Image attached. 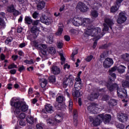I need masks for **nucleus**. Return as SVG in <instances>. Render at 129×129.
Here are the masks:
<instances>
[{
	"label": "nucleus",
	"mask_w": 129,
	"mask_h": 129,
	"mask_svg": "<svg viewBox=\"0 0 129 129\" xmlns=\"http://www.w3.org/2000/svg\"><path fill=\"white\" fill-rule=\"evenodd\" d=\"M15 106L16 108L11 109L12 112H14V114L18 118H20V119H24V118L26 117V114L22 112L17 105H16Z\"/></svg>",
	"instance_id": "nucleus-5"
},
{
	"label": "nucleus",
	"mask_w": 129,
	"mask_h": 129,
	"mask_svg": "<svg viewBox=\"0 0 129 129\" xmlns=\"http://www.w3.org/2000/svg\"><path fill=\"white\" fill-rule=\"evenodd\" d=\"M125 21H126V16H125V13L123 12L120 13L117 20V23L120 24H123Z\"/></svg>",
	"instance_id": "nucleus-11"
},
{
	"label": "nucleus",
	"mask_w": 129,
	"mask_h": 129,
	"mask_svg": "<svg viewBox=\"0 0 129 129\" xmlns=\"http://www.w3.org/2000/svg\"><path fill=\"white\" fill-rule=\"evenodd\" d=\"M74 122L75 125H77V110L74 111Z\"/></svg>",
	"instance_id": "nucleus-27"
},
{
	"label": "nucleus",
	"mask_w": 129,
	"mask_h": 129,
	"mask_svg": "<svg viewBox=\"0 0 129 129\" xmlns=\"http://www.w3.org/2000/svg\"><path fill=\"white\" fill-rule=\"evenodd\" d=\"M19 4L21 5L24 4V5H27L28 4V2L27 1H25V0H18Z\"/></svg>",
	"instance_id": "nucleus-53"
},
{
	"label": "nucleus",
	"mask_w": 129,
	"mask_h": 129,
	"mask_svg": "<svg viewBox=\"0 0 129 129\" xmlns=\"http://www.w3.org/2000/svg\"><path fill=\"white\" fill-rule=\"evenodd\" d=\"M117 118L121 122H124L127 120V116L123 113L118 114Z\"/></svg>",
	"instance_id": "nucleus-18"
},
{
	"label": "nucleus",
	"mask_w": 129,
	"mask_h": 129,
	"mask_svg": "<svg viewBox=\"0 0 129 129\" xmlns=\"http://www.w3.org/2000/svg\"><path fill=\"white\" fill-rule=\"evenodd\" d=\"M6 26V22H5L3 19L0 18V29H5Z\"/></svg>",
	"instance_id": "nucleus-28"
},
{
	"label": "nucleus",
	"mask_w": 129,
	"mask_h": 129,
	"mask_svg": "<svg viewBox=\"0 0 129 129\" xmlns=\"http://www.w3.org/2000/svg\"><path fill=\"white\" fill-rule=\"evenodd\" d=\"M15 68H17V65L15 64V63H12L8 66V69H14Z\"/></svg>",
	"instance_id": "nucleus-45"
},
{
	"label": "nucleus",
	"mask_w": 129,
	"mask_h": 129,
	"mask_svg": "<svg viewBox=\"0 0 129 129\" xmlns=\"http://www.w3.org/2000/svg\"><path fill=\"white\" fill-rule=\"evenodd\" d=\"M72 95L74 97H80L82 95V92H79V90H73Z\"/></svg>",
	"instance_id": "nucleus-20"
},
{
	"label": "nucleus",
	"mask_w": 129,
	"mask_h": 129,
	"mask_svg": "<svg viewBox=\"0 0 129 129\" xmlns=\"http://www.w3.org/2000/svg\"><path fill=\"white\" fill-rule=\"evenodd\" d=\"M111 119V116L109 114H100L98 115L95 118L90 117V120L92 121L93 125L97 126L99 125L102 121H104V123H108Z\"/></svg>",
	"instance_id": "nucleus-2"
},
{
	"label": "nucleus",
	"mask_w": 129,
	"mask_h": 129,
	"mask_svg": "<svg viewBox=\"0 0 129 129\" xmlns=\"http://www.w3.org/2000/svg\"><path fill=\"white\" fill-rule=\"evenodd\" d=\"M70 32L73 35H76V34H78V31L75 29H72L71 30Z\"/></svg>",
	"instance_id": "nucleus-55"
},
{
	"label": "nucleus",
	"mask_w": 129,
	"mask_h": 129,
	"mask_svg": "<svg viewBox=\"0 0 129 129\" xmlns=\"http://www.w3.org/2000/svg\"><path fill=\"white\" fill-rule=\"evenodd\" d=\"M77 9H78L81 11V12H82L83 13H85L86 12H87L88 11L89 8L84 4V3H83L82 2H80L78 3Z\"/></svg>",
	"instance_id": "nucleus-13"
},
{
	"label": "nucleus",
	"mask_w": 129,
	"mask_h": 129,
	"mask_svg": "<svg viewBox=\"0 0 129 129\" xmlns=\"http://www.w3.org/2000/svg\"><path fill=\"white\" fill-rule=\"evenodd\" d=\"M78 53L77 50H74L73 53L71 56V58L73 61H75V58H74V56L76 55Z\"/></svg>",
	"instance_id": "nucleus-38"
},
{
	"label": "nucleus",
	"mask_w": 129,
	"mask_h": 129,
	"mask_svg": "<svg viewBox=\"0 0 129 129\" xmlns=\"http://www.w3.org/2000/svg\"><path fill=\"white\" fill-rule=\"evenodd\" d=\"M63 120V117L59 115H56L55 116L54 120L52 119V118H49L47 120V123L48 125H54V124H56L57 122H61Z\"/></svg>",
	"instance_id": "nucleus-6"
},
{
	"label": "nucleus",
	"mask_w": 129,
	"mask_h": 129,
	"mask_svg": "<svg viewBox=\"0 0 129 129\" xmlns=\"http://www.w3.org/2000/svg\"><path fill=\"white\" fill-rule=\"evenodd\" d=\"M25 69V67H24V66H22L21 67H20L19 69V71L20 72H22V71H24V70Z\"/></svg>",
	"instance_id": "nucleus-59"
},
{
	"label": "nucleus",
	"mask_w": 129,
	"mask_h": 129,
	"mask_svg": "<svg viewBox=\"0 0 129 129\" xmlns=\"http://www.w3.org/2000/svg\"><path fill=\"white\" fill-rule=\"evenodd\" d=\"M117 93L118 96H119V97H121V98H122V97H125V98H126V97H127V95L126 94V90L124 89L122 90L118 88L117 89Z\"/></svg>",
	"instance_id": "nucleus-14"
},
{
	"label": "nucleus",
	"mask_w": 129,
	"mask_h": 129,
	"mask_svg": "<svg viewBox=\"0 0 129 129\" xmlns=\"http://www.w3.org/2000/svg\"><path fill=\"white\" fill-rule=\"evenodd\" d=\"M56 101L58 102V103H56L54 104L55 107L56 108V109H61L62 108V105H61V103H62L63 101H65V98H64V97L62 96H59L56 98Z\"/></svg>",
	"instance_id": "nucleus-10"
},
{
	"label": "nucleus",
	"mask_w": 129,
	"mask_h": 129,
	"mask_svg": "<svg viewBox=\"0 0 129 129\" xmlns=\"http://www.w3.org/2000/svg\"><path fill=\"white\" fill-rule=\"evenodd\" d=\"M18 57L19 56L18 55H13L12 58L13 60H14V61H16V60L17 59H18Z\"/></svg>",
	"instance_id": "nucleus-62"
},
{
	"label": "nucleus",
	"mask_w": 129,
	"mask_h": 129,
	"mask_svg": "<svg viewBox=\"0 0 129 129\" xmlns=\"http://www.w3.org/2000/svg\"><path fill=\"white\" fill-rule=\"evenodd\" d=\"M122 85L123 88L129 87V82H128L127 81L123 80L122 82Z\"/></svg>",
	"instance_id": "nucleus-33"
},
{
	"label": "nucleus",
	"mask_w": 129,
	"mask_h": 129,
	"mask_svg": "<svg viewBox=\"0 0 129 129\" xmlns=\"http://www.w3.org/2000/svg\"><path fill=\"white\" fill-rule=\"evenodd\" d=\"M45 109L47 112H48L49 113H51V112H53L54 110H53V106L51 105V104H47L45 105Z\"/></svg>",
	"instance_id": "nucleus-21"
},
{
	"label": "nucleus",
	"mask_w": 129,
	"mask_h": 129,
	"mask_svg": "<svg viewBox=\"0 0 129 129\" xmlns=\"http://www.w3.org/2000/svg\"><path fill=\"white\" fill-rule=\"evenodd\" d=\"M49 80L50 82H51L52 83H54L56 82V78H55L54 76H51L49 77Z\"/></svg>",
	"instance_id": "nucleus-39"
},
{
	"label": "nucleus",
	"mask_w": 129,
	"mask_h": 129,
	"mask_svg": "<svg viewBox=\"0 0 129 129\" xmlns=\"http://www.w3.org/2000/svg\"><path fill=\"white\" fill-rule=\"evenodd\" d=\"M46 39L47 42L50 44L53 42V36L51 34H48L47 36Z\"/></svg>",
	"instance_id": "nucleus-29"
},
{
	"label": "nucleus",
	"mask_w": 129,
	"mask_h": 129,
	"mask_svg": "<svg viewBox=\"0 0 129 129\" xmlns=\"http://www.w3.org/2000/svg\"><path fill=\"white\" fill-rule=\"evenodd\" d=\"M88 110L89 111H91L93 112L95 110V112H97L96 110H97V108H95V106H90L88 107Z\"/></svg>",
	"instance_id": "nucleus-31"
},
{
	"label": "nucleus",
	"mask_w": 129,
	"mask_h": 129,
	"mask_svg": "<svg viewBox=\"0 0 129 129\" xmlns=\"http://www.w3.org/2000/svg\"><path fill=\"white\" fill-rule=\"evenodd\" d=\"M31 44H33V46L37 48L38 50L41 52L42 55H44V56L48 55V53H47L48 48H47V45L46 44H39V41L38 40L32 41Z\"/></svg>",
	"instance_id": "nucleus-4"
},
{
	"label": "nucleus",
	"mask_w": 129,
	"mask_h": 129,
	"mask_svg": "<svg viewBox=\"0 0 129 129\" xmlns=\"http://www.w3.org/2000/svg\"><path fill=\"white\" fill-rule=\"evenodd\" d=\"M82 25L84 27H87V30L84 33L85 37L91 36L94 37V40L97 41L104 35V33H101V28L99 27H94L93 26L89 25L90 20L88 18L82 19Z\"/></svg>",
	"instance_id": "nucleus-1"
},
{
	"label": "nucleus",
	"mask_w": 129,
	"mask_h": 129,
	"mask_svg": "<svg viewBox=\"0 0 129 129\" xmlns=\"http://www.w3.org/2000/svg\"><path fill=\"white\" fill-rule=\"evenodd\" d=\"M10 104L12 106V108H16V105H17L19 110L24 112H25V111H27L29 109V106L27 105V103L24 101H22L20 98H12Z\"/></svg>",
	"instance_id": "nucleus-3"
},
{
	"label": "nucleus",
	"mask_w": 129,
	"mask_h": 129,
	"mask_svg": "<svg viewBox=\"0 0 129 129\" xmlns=\"http://www.w3.org/2000/svg\"><path fill=\"white\" fill-rule=\"evenodd\" d=\"M109 104L112 106L116 105V101L113 99L110 100V102H109Z\"/></svg>",
	"instance_id": "nucleus-43"
},
{
	"label": "nucleus",
	"mask_w": 129,
	"mask_h": 129,
	"mask_svg": "<svg viewBox=\"0 0 129 129\" xmlns=\"http://www.w3.org/2000/svg\"><path fill=\"white\" fill-rule=\"evenodd\" d=\"M126 69V67H124V66L121 65L119 66L118 68L117 67H114L111 69L109 70V72H114V71H117L119 73H124L125 72V70Z\"/></svg>",
	"instance_id": "nucleus-9"
},
{
	"label": "nucleus",
	"mask_w": 129,
	"mask_h": 129,
	"mask_svg": "<svg viewBox=\"0 0 129 129\" xmlns=\"http://www.w3.org/2000/svg\"><path fill=\"white\" fill-rule=\"evenodd\" d=\"M91 15L92 18H97L98 17V13L95 10L92 11Z\"/></svg>",
	"instance_id": "nucleus-35"
},
{
	"label": "nucleus",
	"mask_w": 129,
	"mask_h": 129,
	"mask_svg": "<svg viewBox=\"0 0 129 129\" xmlns=\"http://www.w3.org/2000/svg\"><path fill=\"white\" fill-rule=\"evenodd\" d=\"M109 72L110 73V76H111V77H112L113 80H114V79H115V78H116V76H115V74L112 73V72H110L109 70Z\"/></svg>",
	"instance_id": "nucleus-51"
},
{
	"label": "nucleus",
	"mask_w": 129,
	"mask_h": 129,
	"mask_svg": "<svg viewBox=\"0 0 129 129\" xmlns=\"http://www.w3.org/2000/svg\"><path fill=\"white\" fill-rule=\"evenodd\" d=\"M123 0H116V6H113L111 8L110 12L111 13H115L116 11L118 10L119 6H120V3H121Z\"/></svg>",
	"instance_id": "nucleus-17"
},
{
	"label": "nucleus",
	"mask_w": 129,
	"mask_h": 129,
	"mask_svg": "<svg viewBox=\"0 0 129 129\" xmlns=\"http://www.w3.org/2000/svg\"><path fill=\"white\" fill-rule=\"evenodd\" d=\"M63 32V27L59 26L58 31L56 33V36H60L62 32Z\"/></svg>",
	"instance_id": "nucleus-37"
},
{
	"label": "nucleus",
	"mask_w": 129,
	"mask_h": 129,
	"mask_svg": "<svg viewBox=\"0 0 129 129\" xmlns=\"http://www.w3.org/2000/svg\"><path fill=\"white\" fill-rule=\"evenodd\" d=\"M117 127H118V128H120V129H123L124 128V125L121 123H119L118 124L116 125Z\"/></svg>",
	"instance_id": "nucleus-49"
},
{
	"label": "nucleus",
	"mask_w": 129,
	"mask_h": 129,
	"mask_svg": "<svg viewBox=\"0 0 129 129\" xmlns=\"http://www.w3.org/2000/svg\"><path fill=\"white\" fill-rule=\"evenodd\" d=\"M51 72H52L54 75L59 74L60 73V69L56 66L53 67L51 68Z\"/></svg>",
	"instance_id": "nucleus-23"
},
{
	"label": "nucleus",
	"mask_w": 129,
	"mask_h": 129,
	"mask_svg": "<svg viewBox=\"0 0 129 129\" xmlns=\"http://www.w3.org/2000/svg\"><path fill=\"white\" fill-rule=\"evenodd\" d=\"M17 72V71L16 70H11L10 71V73L11 74H16V73Z\"/></svg>",
	"instance_id": "nucleus-64"
},
{
	"label": "nucleus",
	"mask_w": 129,
	"mask_h": 129,
	"mask_svg": "<svg viewBox=\"0 0 129 129\" xmlns=\"http://www.w3.org/2000/svg\"><path fill=\"white\" fill-rule=\"evenodd\" d=\"M52 22H53V21H52V19L51 18H48V17H47L46 20H45L43 24L49 26V25H51Z\"/></svg>",
	"instance_id": "nucleus-32"
},
{
	"label": "nucleus",
	"mask_w": 129,
	"mask_h": 129,
	"mask_svg": "<svg viewBox=\"0 0 129 129\" xmlns=\"http://www.w3.org/2000/svg\"><path fill=\"white\" fill-rule=\"evenodd\" d=\"M64 40H66V41H67V42L70 41V37L69 36L66 35L64 36Z\"/></svg>",
	"instance_id": "nucleus-57"
},
{
	"label": "nucleus",
	"mask_w": 129,
	"mask_h": 129,
	"mask_svg": "<svg viewBox=\"0 0 129 129\" xmlns=\"http://www.w3.org/2000/svg\"><path fill=\"white\" fill-rule=\"evenodd\" d=\"M113 65V60L110 58H106L103 61V66L104 68H109Z\"/></svg>",
	"instance_id": "nucleus-12"
},
{
	"label": "nucleus",
	"mask_w": 129,
	"mask_h": 129,
	"mask_svg": "<svg viewBox=\"0 0 129 129\" xmlns=\"http://www.w3.org/2000/svg\"><path fill=\"white\" fill-rule=\"evenodd\" d=\"M13 13H14V16H18V15H19V14H20V12H19V11H18L15 9H14V11L13 12Z\"/></svg>",
	"instance_id": "nucleus-58"
},
{
	"label": "nucleus",
	"mask_w": 129,
	"mask_h": 129,
	"mask_svg": "<svg viewBox=\"0 0 129 129\" xmlns=\"http://www.w3.org/2000/svg\"><path fill=\"white\" fill-rule=\"evenodd\" d=\"M70 23H73L74 26L76 27H79V26H82V18H78L74 17L71 18L69 20Z\"/></svg>",
	"instance_id": "nucleus-8"
},
{
	"label": "nucleus",
	"mask_w": 129,
	"mask_h": 129,
	"mask_svg": "<svg viewBox=\"0 0 129 129\" xmlns=\"http://www.w3.org/2000/svg\"><path fill=\"white\" fill-rule=\"evenodd\" d=\"M47 52H48V53H50V54H54V53H56V50H55L54 47H50L47 48Z\"/></svg>",
	"instance_id": "nucleus-30"
},
{
	"label": "nucleus",
	"mask_w": 129,
	"mask_h": 129,
	"mask_svg": "<svg viewBox=\"0 0 129 129\" xmlns=\"http://www.w3.org/2000/svg\"><path fill=\"white\" fill-rule=\"evenodd\" d=\"M63 47V42L62 41H59L57 42V48L61 49Z\"/></svg>",
	"instance_id": "nucleus-50"
},
{
	"label": "nucleus",
	"mask_w": 129,
	"mask_h": 129,
	"mask_svg": "<svg viewBox=\"0 0 129 129\" xmlns=\"http://www.w3.org/2000/svg\"><path fill=\"white\" fill-rule=\"evenodd\" d=\"M33 26H37L39 24V20H36L32 22Z\"/></svg>",
	"instance_id": "nucleus-56"
},
{
	"label": "nucleus",
	"mask_w": 129,
	"mask_h": 129,
	"mask_svg": "<svg viewBox=\"0 0 129 129\" xmlns=\"http://www.w3.org/2000/svg\"><path fill=\"white\" fill-rule=\"evenodd\" d=\"M32 17L34 19H37V18L39 17V13L36 12H34L32 15Z\"/></svg>",
	"instance_id": "nucleus-52"
},
{
	"label": "nucleus",
	"mask_w": 129,
	"mask_h": 129,
	"mask_svg": "<svg viewBox=\"0 0 129 129\" xmlns=\"http://www.w3.org/2000/svg\"><path fill=\"white\" fill-rule=\"evenodd\" d=\"M47 17L45 16L40 17V21L41 22V23H44L45 21H46V20H47Z\"/></svg>",
	"instance_id": "nucleus-46"
},
{
	"label": "nucleus",
	"mask_w": 129,
	"mask_h": 129,
	"mask_svg": "<svg viewBox=\"0 0 129 129\" xmlns=\"http://www.w3.org/2000/svg\"><path fill=\"white\" fill-rule=\"evenodd\" d=\"M45 5L46 4L44 1L40 0L37 5V8L38 10H42V9H44L45 8Z\"/></svg>",
	"instance_id": "nucleus-22"
},
{
	"label": "nucleus",
	"mask_w": 129,
	"mask_h": 129,
	"mask_svg": "<svg viewBox=\"0 0 129 129\" xmlns=\"http://www.w3.org/2000/svg\"><path fill=\"white\" fill-rule=\"evenodd\" d=\"M122 59H123L124 61H129V54L126 53L121 55Z\"/></svg>",
	"instance_id": "nucleus-34"
},
{
	"label": "nucleus",
	"mask_w": 129,
	"mask_h": 129,
	"mask_svg": "<svg viewBox=\"0 0 129 129\" xmlns=\"http://www.w3.org/2000/svg\"><path fill=\"white\" fill-rule=\"evenodd\" d=\"M31 32L33 34H34L35 38H37V36L39 35V33H40V30L36 26H33L31 29Z\"/></svg>",
	"instance_id": "nucleus-19"
},
{
	"label": "nucleus",
	"mask_w": 129,
	"mask_h": 129,
	"mask_svg": "<svg viewBox=\"0 0 129 129\" xmlns=\"http://www.w3.org/2000/svg\"><path fill=\"white\" fill-rule=\"evenodd\" d=\"M19 47L20 48H24V47H26V43L25 42L21 43Z\"/></svg>",
	"instance_id": "nucleus-60"
},
{
	"label": "nucleus",
	"mask_w": 129,
	"mask_h": 129,
	"mask_svg": "<svg viewBox=\"0 0 129 129\" xmlns=\"http://www.w3.org/2000/svg\"><path fill=\"white\" fill-rule=\"evenodd\" d=\"M7 11L9 13H13L15 11V8L14 6L11 5L7 8Z\"/></svg>",
	"instance_id": "nucleus-36"
},
{
	"label": "nucleus",
	"mask_w": 129,
	"mask_h": 129,
	"mask_svg": "<svg viewBox=\"0 0 129 129\" xmlns=\"http://www.w3.org/2000/svg\"><path fill=\"white\" fill-rule=\"evenodd\" d=\"M12 41H13V38L12 37H9L6 40L5 43L7 45H8L9 43H11Z\"/></svg>",
	"instance_id": "nucleus-48"
},
{
	"label": "nucleus",
	"mask_w": 129,
	"mask_h": 129,
	"mask_svg": "<svg viewBox=\"0 0 129 129\" xmlns=\"http://www.w3.org/2000/svg\"><path fill=\"white\" fill-rule=\"evenodd\" d=\"M76 84L75 85V89L80 90L82 87V84H81V79L80 78H76Z\"/></svg>",
	"instance_id": "nucleus-16"
},
{
	"label": "nucleus",
	"mask_w": 129,
	"mask_h": 129,
	"mask_svg": "<svg viewBox=\"0 0 129 129\" xmlns=\"http://www.w3.org/2000/svg\"><path fill=\"white\" fill-rule=\"evenodd\" d=\"M36 129H43V127H42V125L38 124L36 125Z\"/></svg>",
	"instance_id": "nucleus-61"
},
{
	"label": "nucleus",
	"mask_w": 129,
	"mask_h": 129,
	"mask_svg": "<svg viewBox=\"0 0 129 129\" xmlns=\"http://www.w3.org/2000/svg\"><path fill=\"white\" fill-rule=\"evenodd\" d=\"M24 63H26V64H29L30 65H31L32 64H34V60H33V59H31L30 60H25L24 61Z\"/></svg>",
	"instance_id": "nucleus-44"
},
{
	"label": "nucleus",
	"mask_w": 129,
	"mask_h": 129,
	"mask_svg": "<svg viewBox=\"0 0 129 129\" xmlns=\"http://www.w3.org/2000/svg\"><path fill=\"white\" fill-rule=\"evenodd\" d=\"M25 23L28 25H30L33 23V20L30 17L26 16L25 18Z\"/></svg>",
	"instance_id": "nucleus-25"
},
{
	"label": "nucleus",
	"mask_w": 129,
	"mask_h": 129,
	"mask_svg": "<svg viewBox=\"0 0 129 129\" xmlns=\"http://www.w3.org/2000/svg\"><path fill=\"white\" fill-rule=\"evenodd\" d=\"M113 24V21H112V20H111L109 19H105V23L104 24V28L102 30L103 32H107V31H108V26L112 29L111 26Z\"/></svg>",
	"instance_id": "nucleus-7"
},
{
	"label": "nucleus",
	"mask_w": 129,
	"mask_h": 129,
	"mask_svg": "<svg viewBox=\"0 0 129 129\" xmlns=\"http://www.w3.org/2000/svg\"><path fill=\"white\" fill-rule=\"evenodd\" d=\"M40 86L44 88V87H46V85L48 83V81L45 79H41L40 80Z\"/></svg>",
	"instance_id": "nucleus-24"
},
{
	"label": "nucleus",
	"mask_w": 129,
	"mask_h": 129,
	"mask_svg": "<svg viewBox=\"0 0 129 129\" xmlns=\"http://www.w3.org/2000/svg\"><path fill=\"white\" fill-rule=\"evenodd\" d=\"M26 121L28 123H30V124H33L35 122V120H34V118L31 116H28L26 117Z\"/></svg>",
	"instance_id": "nucleus-26"
},
{
	"label": "nucleus",
	"mask_w": 129,
	"mask_h": 129,
	"mask_svg": "<svg viewBox=\"0 0 129 129\" xmlns=\"http://www.w3.org/2000/svg\"><path fill=\"white\" fill-rule=\"evenodd\" d=\"M20 85H21V84L20 83L16 82V83L14 85V88H16V89H18L20 87Z\"/></svg>",
	"instance_id": "nucleus-54"
},
{
	"label": "nucleus",
	"mask_w": 129,
	"mask_h": 129,
	"mask_svg": "<svg viewBox=\"0 0 129 129\" xmlns=\"http://www.w3.org/2000/svg\"><path fill=\"white\" fill-rule=\"evenodd\" d=\"M59 55L60 56L61 65H63V64L65 63V57H64V55H63V53H59Z\"/></svg>",
	"instance_id": "nucleus-40"
},
{
	"label": "nucleus",
	"mask_w": 129,
	"mask_h": 129,
	"mask_svg": "<svg viewBox=\"0 0 129 129\" xmlns=\"http://www.w3.org/2000/svg\"><path fill=\"white\" fill-rule=\"evenodd\" d=\"M19 124V125H21V126H25V125H26V122L24 120H20Z\"/></svg>",
	"instance_id": "nucleus-47"
},
{
	"label": "nucleus",
	"mask_w": 129,
	"mask_h": 129,
	"mask_svg": "<svg viewBox=\"0 0 129 129\" xmlns=\"http://www.w3.org/2000/svg\"><path fill=\"white\" fill-rule=\"evenodd\" d=\"M18 55L19 56H24V52L21 50L18 51Z\"/></svg>",
	"instance_id": "nucleus-63"
},
{
	"label": "nucleus",
	"mask_w": 129,
	"mask_h": 129,
	"mask_svg": "<svg viewBox=\"0 0 129 129\" xmlns=\"http://www.w3.org/2000/svg\"><path fill=\"white\" fill-rule=\"evenodd\" d=\"M69 102V109H70V110H72V106H73V102L72 101V100L70 99Z\"/></svg>",
	"instance_id": "nucleus-41"
},
{
	"label": "nucleus",
	"mask_w": 129,
	"mask_h": 129,
	"mask_svg": "<svg viewBox=\"0 0 129 129\" xmlns=\"http://www.w3.org/2000/svg\"><path fill=\"white\" fill-rule=\"evenodd\" d=\"M73 81H74V78L72 77V78L67 79V81H64L62 84L63 87L66 88L68 85L70 86H73Z\"/></svg>",
	"instance_id": "nucleus-15"
},
{
	"label": "nucleus",
	"mask_w": 129,
	"mask_h": 129,
	"mask_svg": "<svg viewBox=\"0 0 129 129\" xmlns=\"http://www.w3.org/2000/svg\"><path fill=\"white\" fill-rule=\"evenodd\" d=\"M92 59H93V55H89L87 57V58L85 59L86 61H87V62H90V61H91V60H92Z\"/></svg>",
	"instance_id": "nucleus-42"
}]
</instances>
